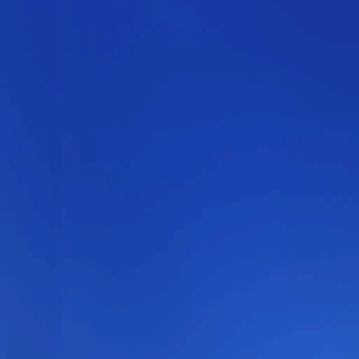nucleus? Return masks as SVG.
<instances>
[{"label": "nucleus", "instance_id": "1", "mask_svg": "<svg viewBox=\"0 0 359 359\" xmlns=\"http://www.w3.org/2000/svg\"><path fill=\"white\" fill-rule=\"evenodd\" d=\"M0 208H105L107 210V344H112V203H0Z\"/></svg>", "mask_w": 359, "mask_h": 359}, {"label": "nucleus", "instance_id": "4", "mask_svg": "<svg viewBox=\"0 0 359 359\" xmlns=\"http://www.w3.org/2000/svg\"><path fill=\"white\" fill-rule=\"evenodd\" d=\"M107 91H112V0H107Z\"/></svg>", "mask_w": 359, "mask_h": 359}, {"label": "nucleus", "instance_id": "2", "mask_svg": "<svg viewBox=\"0 0 359 359\" xmlns=\"http://www.w3.org/2000/svg\"><path fill=\"white\" fill-rule=\"evenodd\" d=\"M120 207H243V203H114V344L115 343V212ZM114 353H115L114 349Z\"/></svg>", "mask_w": 359, "mask_h": 359}, {"label": "nucleus", "instance_id": "3", "mask_svg": "<svg viewBox=\"0 0 359 359\" xmlns=\"http://www.w3.org/2000/svg\"><path fill=\"white\" fill-rule=\"evenodd\" d=\"M114 202H243V200H120L115 194V49H114Z\"/></svg>", "mask_w": 359, "mask_h": 359}]
</instances>
